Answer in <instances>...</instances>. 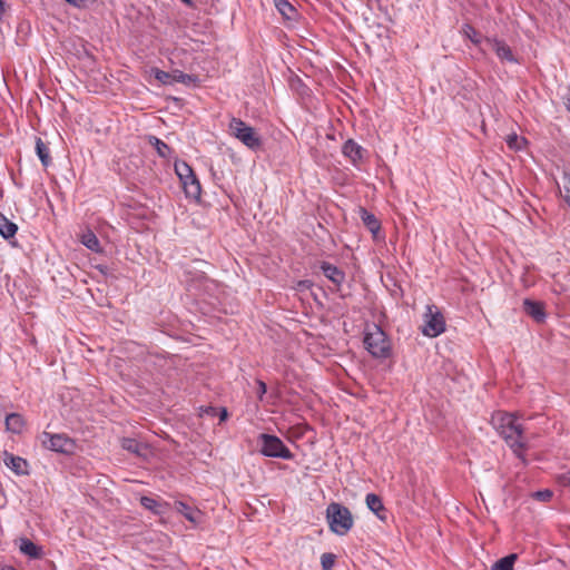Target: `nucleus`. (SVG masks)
Wrapping results in <instances>:
<instances>
[{
    "instance_id": "obj_33",
    "label": "nucleus",
    "mask_w": 570,
    "mask_h": 570,
    "mask_svg": "<svg viewBox=\"0 0 570 570\" xmlns=\"http://www.w3.org/2000/svg\"><path fill=\"white\" fill-rule=\"evenodd\" d=\"M563 189H564V199L567 204L570 206V175L564 174L563 176Z\"/></svg>"
},
{
    "instance_id": "obj_23",
    "label": "nucleus",
    "mask_w": 570,
    "mask_h": 570,
    "mask_svg": "<svg viewBox=\"0 0 570 570\" xmlns=\"http://www.w3.org/2000/svg\"><path fill=\"white\" fill-rule=\"evenodd\" d=\"M517 558L518 556L515 553L503 557L492 564L491 570H513Z\"/></svg>"
},
{
    "instance_id": "obj_12",
    "label": "nucleus",
    "mask_w": 570,
    "mask_h": 570,
    "mask_svg": "<svg viewBox=\"0 0 570 570\" xmlns=\"http://www.w3.org/2000/svg\"><path fill=\"white\" fill-rule=\"evenodd\" d=\"M180 181L188 198H200L202 187L194 173L190 174V178H180Z\"/></svg>"
},
{
    "instance_id": "obj_40",
    "label": "nucleus",
    "mask_w": 570,
    "mask_h": 570,
    "mask_svg": "<svg viewBox=\"0 0 570 570\" xmlns=\"http://www.w3.org/2000/svg\"><path fill=\"white\" fill-rule=\"evenodd\" d=\"M4 11V3L0 0V14Z\"/></svg>"
},
{
    "instance_id": "obj_8",
    "label": "nucleus",
    "mask_w": 570,
    "mask_h": 570,
    "mask_svg": "<svg viewBox=\"0 0 570 570\" xmlns=\"http://www.w3.org/2000/svg\"><path fill=\"white\" fill-rule=\"evenodd\" d=\"M1 460L3 464L17 475L29 474V464L23 458L14 455L8 451H3Z\"/></svg>"
},
{
    "instance_id": "obj_22",
    "label": "nucleus",
    "mask_w": 570,
    "mask_h": 570,
    "mask_svg": "<svg viewBox=\"0 0 570 570\" xmlns=\"http://www.w3.org/2000/svg\"><path fill=\"white\" fill-rule=\"evenodd\" d=\"M149 144L155 147L157 154L163 158H169L171 156V148L155 136L149 137Z\"/></svg>"
},
{
    "instance_id": "obj_36",
    "label": "nucleus",
    "mask_w": 570,
    "mask_h": 570,
    "mask_svg": "<svg viewBox=\"0 0 570 570\" xmlns=\"http://www.w3.org/2000/svg\"><path fill=\"white\" fill-rule=\"evenodd\" d=\"M227 416H228L227 410L225 407L220 409V413H219L220 421L222 422L225 421L227 419Z\"/></svg>"
},
{
    "instance_id": "obj_37",
    "label": "nucleus",
    "mask_w": 570,
    "mask_h": 570,
    "mask_svg": "<svg viewBox=\"0 0 570 570\" xmlns=\"http://www.w3.org/2000/svg\"><path fill=\"white\" fill-rule=\"evenodd\" d=\"M216 411L217 410L215 407H212V406L205 409V413L208 414V415H215Z\"/></svg>"
},
{
    "instance_id": "obj_17",
    "label": "nucleus",
    "mask_w": 570,
    "mask_h": 570,
    "mask_svg": "<svg viewBox=\"0 0 570 570\" xmlns=\"http://www.w3.org/2000/svg\"><path fill=\"white\" fill-rule=\"evenodd\" d=\"M24 426L23 417L18 413H11L6 417V428L12 433H21Z\"/></svg>"
},
{
    "instance_id": "obj_9",
    "label": "nucleus",
    "mask_w": 570,
    "mask_h": 570,
    "mask_svg": "<svg viewBox=\"0 0 570 570\" xmlns=\"http://www.w3.org/2000/svg\"><path fill=\"white\" fill-rule=\"evenodd\" d=\"M485 42L502 62L518 63L517 57L504 41L487 38Z\"/></svg>"
},
{
    "instance_id": "obj_34",
    "label": "nucleus",
    "mask_w": 570,
    "mask_h": 570,
    "mask_svg": "<svg viewBox=\"0 0 570 570\" xmlns=\"http://www.w3.org/2000/svg\"><path fill=\"white\" fill-rule=\"evenodd\" d=\"M533 497L542 502H548L552 498V492L550 490H541L537 491Z\"/></svg>"
},
{
    "instance_id": "obj_29",
    "label": "nucleus",
    "mask_w": 570,
    "mask_h": 570,
    "mask_svg": "<svg viewBox=\"0 0 570 570\" xmlns=\"http://www.w3.org/2000/svg\"><path fill=\"white\" fill-rule=\"evenodd\" d=\"M462 32L473 43L479 45L481 42L479 32L471 24H464L462 28Z\"/></svg>"
},
{
    "instance_id": "obj_26",
    "label": "nucleus",
    "mask_w": 570,
    "mask_h": 570,
    "mask_svg": "<svg viewBox=\"0 0 570 570\" xmlns=\"http://www.w3.org/2000/svg\"><path fill=\"white\" fill-rule=\"evenodd\" d=\"M277 10L287 19H291L295 13V8L287 0H275Z\"/></svg>"
},
{
    "instance_id": "obj_7",
    "label": "nucleus",
    "mask_w": 570,
    "mask_h": 570,
    "mask_svg": "<svg viewBox=\"0 0 570 570\" xmlns=\"http://www.w3.org/2000/svg\"><path fill=\"white\" fill-rule=\"evenodd\" d=\"M41 442L45 448L59 453H71L75 448L73 441L65 434L43 432Z\"/></svg>"
},
{
    "instance_id": "obj_20",
    "label": "nucleus",
    "mask_w": 570,
    "mask_h": 570,
    "mask_svg": "<svg viewBox=\"0 0 570 570\" xmlns=\"http://www.w3.org/2000/svg\"><path fill=\"white\" fill-rule=\"evenodd\" d=\"M365 502L367 508L374 512L380 519L383 517L380 514L381 511H384V505L381 498L374 493H368L365 498Z\"/></svg>"
},
{
    "instance_id": "obj_6",
    "label": "nucleus",
    "mask_w": 570,
    "mask_h": 570,
    "mask_svg": "<svg viewBox=\"0 0 570 570\" xmlns=\"http://www.w3.org/2000/svg\"><path fill=\"white\" fill-rule=\"evenodd\" d=\"M422 333L429 337H436L445 331V321L442 313L434 305H428L424 313Z\"/></svg>"
},
{
    "instance_id": "obj_27",
    "label": "nucleus",
    "mask_w": 570,
    "mask_h": 570,
    "mask_svg": "<svg viewBox=\"0 0 570 570\" xmlns=\"http://www.w3.org/2000/svg\"><path fill=\"white\" fill-rule=\"evenodd\" d=\"M151 73L163 85H173V72L163 71L158 68H153Z\"/></svg>"
},
{
    "instance_id": "obj_41",
    "label": "nucleus",
    "mask_w": 570,
    "mask_h": 570,
    "mask_svg": "<svg viewBox=\"0 0 570 570\" xmlns=\"http://www.w3.org/2000/svg\"><path fill=\"white\" fill-rule=\"evenodd\" d=\"M563 479H564V482H566V483H569V484H570V472L568 473V476H567V475H564V476H563Z\"/></svg>"
},
{
    "instance_id": "obj_25",
    "label": "nucleus",
    "mask_w": 570,
    "mask_h": 570,
    "mask_svg": "<svg viewBox=\"0 0 570 570\" xmlns=\"http://www.w3.org/2000/svg\"><path fill=\"white\" fill-rule=\"evenodd\" d=\"M181 82L185 85H196L198 82V77L194 75L184 73L180 70L173 71V83Z\"/></svg>"
},
{
    "instance_id": "obj_15",
    "label": "nucleus",
    "mask_w": 570,
    "mask_h": 570,
    "mask_svg": "<svg viewBox=\"0 0 570 570\" xmlns=\"http://www.w3.org/2000/svg\"><path fill=\"white\" fill-rule=\"evenodd\" d=\"M360 216L363 224L367 227V229L376 236V234L381 229V223L375 217V215L368 213L365 208H360Z\"/></svg>"
},
{
    "instance_id": "obj_5",
    "label": "nucleus",
    "mask_w": 570,
    "mask_h": 570,
    "mask_svg": "<svg viewBox=\"0 0 570 570\" xmlns=\"http://www.w3.org/2000/svg\"><path fill=\"white\" fill-rule=\"evenodd\" d=\"M261 453L268 458L292 460L293 453L276 435L263 433L258 436Z\"/></svg>"
},
{
    "instance_id": "obj_4",
    "label": "nucleus",
    "mask_w": 570,
    "mask_h": 570,
    "mask_svg": "<svg viewBox=\"0 0 570 570\" xmlns=\"http://www.w3.org/2000/svg\"><path fill=\"white\" fill-rule=\"evenodd\" d=\"M228 132L252 150L259 149L262 146L261 136L255 128L239 118L233 117L229 120Z\"/></svg>"
},
{
    "instance_id": "obj_35",
    "label": "nucleus",
    "mask_w": 570,
    "mask_h": 570,
    "mask_svg": "<svg viewBox=\"0 0 570 570\" xmlns=\"http://www.w3.org/2000/svg\"><path fill=\"white\" fill-rule=\"evenodd\" d=\"M267 387L263 381H258V397L262 400L263 395L266 393Z\"/></svg>"
},
{
    "instance_id": "obj_16",
    "label": "nucleus",
    "mask_w": 570,
    "mask_h": 570,
    "mask_svg": "<svg viewBox=\"0 0 570 570\" xmlns=\"http://www.w3.org/2000/svg\"><path fill=\"white\" fill-rule=\"evenodd\" d=\"M363 148L354 140L350 139L343 145V154L354 164L362 158Z\"/></svg>"
},
{
    "instance_id": "obj_21",
    "label": "nucleus",
    "mask_w": 570,
    "mask_h": 570,
    "mask_svg": "<svg viewBox=\"0 0 570 570\" xmlns=\"http://www.w3.org/2000/svg\"><path fill=\"white\" fill-rule=\"evenodd\" d=\"M36 153L45 167H48L51 164V157L49 153L48 146L41 140V138H37L36 140Z\"/></svg>"
},
{
    "instance_id": "obj_32",
    "label": "nucleus",
    "mask_w": 570,
    "mask_h": 570,
    "mask_svg": "<svg viewBox=\"0 0 570 570\" xmlns=\"http://www.w3.org/2000/svg\"><path fill=\"white\" fill-rule=\"evenodd\" d=\"M524 139L519 138L515 134L509 135L507 137V144L511 149H521L523 146Z\"/></svg>"
},
{
    "instance_id": "obj_19",
    "label": "nucleus",
    "mask_w": 570,
    "mask_h": 570,
    "mask_svg": "<svg viewBox=\"0 0 570 570\" xmlns=\"http://www.w3.org/2000/svg\"><path fill=\"white\" fill-rule=\"evenodd\" d=\"M18 227L14 223L9 220L4 215L0 214V234L3 238L8 239L16 235Z\"/></svg>"
},
{
    "instance_id": "obj_42",
    "label": "nucleus",
    "mask_w": 570,
    "mask_h": 570,
    "mask_svg": "<svg viewBox=\"0 0 570 570\" xmlns=\"http://www.w3.org/2000/svg\"><path fill=\"white\" fill-rule=\"evenodd\" d=\"M183 1H184L185 3H187V4H189V6L191 4V0H183Z\"/></svg>"
},
{
    "instance_id": "obj_24",
    "label": "nucleus",
    "mask_w": 570,
    "mask_h": 570,
    "mask_svg": "<svg viewBox=\"0 0 570 570\" xmlns=\"http://www.w3.org/2000/svg\"><path fill=\"white\" fill-rule=\"evenodd\" d=\"M81 243L92 252L99 253L101 250L99 240L92 232H87L81 236Z\"/></svg>"
},
{
    "instance_id": "obj_39",
    "label": "nucleus",
    "mask_w": 570,
    "mask_h": 570,
    "mask_svg": "<svg viewBox=\"0 0 570 570\" xmlns=\"http://www.w3.org/2000/svg\"><path fill=\"white\" fill-rule=\"evenodd\" d=\"M566 106H567V109L570 111V91H569V94L567 96Z\"/></svg>"
},
{
    "instance_id": "obj_38",
    "label": "nucleus",
    "mask_w": 570,
    "mask_h": 570,
    "mask_svg": "<svg viewBox=\"0 0 570 570\" xmlns=\"http://www.w3.org/2000/svg\"><path fill=\"white\" fill-rule=\"evenodd\" d=\"M68 3L73 6H80L83 0H66Z\"/></svg>"
},
{
    "instance_id": "obj_3",
    "label": "nucleus",
    "mask_w": 570,
    "mask_h": 570,
    "mask_svg": "<svg viewBox=\"0 0 570 570\" xmlns=\"http://www.w3.org/2000/svg\"><path fill=\"white\" fill-rule=\"evenodd\" d=\"M365 348L374 357H386L390 354L391 345L384 331L376 324L366 325L364 331Z\"/></svg>"
},
{
    "instance_id": "obj_18",
    "label": "nucleus",
    "mask_w": 570,
    "mask_h": 570,
    "mask_svg": "<svg viewBox=\"0 0 570 570\" xmlns=\"http://www.w3.org/2000/svg\"><path fill=\"white\" fill-rule=\"evenodd\" d=\"M19 549L20 551L32 558V559H37L41 556V549L35 544L31 540L29 539H20V544H19Z\"/></svg>"
},
{
    "instance_id": "obj_2",
    "label": "nucleus",
    "mask_w": 570,
    "mask_h": 570,
    "mask_svg": "<svg viewBox=\"0 0 570 570\" xmlns=\"http://www.w3.org/2000/svg\"><path fill=\"white\" fill-rule=\"evenodd\" d=\"M330 530L337 535H345L354 524L351 511L341 503L332 502L326 509Z\"/></svg>"
},
{
    "instance_id": "obj_30",
    "label": "nucleus",
    "mask_w": 570,
    "mask_h": 570,
    "mask_svg": "<svg viewBox=\"0 0 570 570\" xmlns=\"http://www.w3.org/2000/svg\"><path fill=\"white\" fill-rule=\"evenodd\" d=\"M175 171L178 175L179 179L188 178V176L190 177V174L194 173L191 167L188 164H186L185 161L177 163L175 165Z\"/></svg>"
},
{
    "instance_id": "obj_13",
    "label": "nucleus",
    "mask_w": 570,
    "mask_h": 570,
    "mask_svg": "<svg viewBox=\"0 0 570 570\" xmlns=\"http://www.w3.org/2000/svg\"><path fill=\"white\" fill-rule=\"evenodd\" d=\"M321 268H322L324 275L331 282H333L336 286H340L344 282L345 275L336 266H334L330 263H323Z\"/></svg>"
},
{
    "instance_id": "obj_1",
    "label": "nucleus",
    "mask_w": 570,
    "mask_h": 570,
    "mask_svg": "<svg viewBox=\"0 0 570 570\" xmlns=\"http://www.w3.org/2000/svg\"><path fill=\"white\" fill-rule=\"evenodd\" d=\"M491 424L513 453L525 463L524 452L528 449V442L518 416L514 413L498 411L492 414Z\"/></svg>"
},
{
    "instance_id": "obj_10",
    "label": "nucleus",
    "mask_w": 570,
    "mask_h": 570,
    "mask_svg": "<svg viewBox=\"0 0 570 570\" xmlns=\"http://www.w3.org/2000/svg\"><path fill=\"white\" fill-rule=\"evenodd\" d=\"M175 509L178 513L183 514L190 523L198 525L203 522V512L194 507H190L181 501L175 503Z\"/></svg>"
},
{
    "instance_id": "obj_28",
    "label": "nucleus",
    "mask_w": 570,
    "mask_h": 570,
    "mask_svg": "<svg viewBox=\"0 0 570 570\" xmlns=\"http://www.w3.org/2000/svg\"><path fill=\"white\" fill-rule=\"evenodd\" d=\"M140 503L144 508L151 510L155 513H160L161 503L149 497H141Z\"/></svg>"
},
{
    "instance_id": "obj_11",
    "label": "nucleus",
    "mask_w": 570,
    "mask_h": 570,
    "mask_svg": "<svg viewBox=\"0 0 570 570\" xmlns=\"http://www.w3.org/2000/svg\"><path fill=\"white\" fill-rule=\"evenodd\" d=\"M524 312L531 316L535 322L542 323L546 320L544 306L541 302L524 299Z\"/></svg>"
},
{
    "instance_id": "obj_14",
    "label": "nucleus",
    "mask_w": 570,
    "mask_h": 570,
    "mask_svg": "<svg viewBox=\"0 0 570 570\" xmlns=\"http://www.w3.org/2000/svg\"><path fill=\"white\" fill-rule=\"evenodd\" d=\"M121 448L137 456L145 455L147 451V446L144 443L131 438H124L121 440Z\"/></svg>"
},
{
    "instance_id": "obj_31",
    "label": "nucleus",
    "mask_w": 570,
    "mask_h": 570,
    "mask_svg": "<svg viewBox=\"0 0 570 570\" xmlns=\"http://www.w3.org/2000/svg\"><path fill=\"white\" fill-rule=\"evenodd\" d=\"M336 556L333 553H323L321 556V566L323 570H332L335 564Z\"/></svg>"
}]
</instances>
